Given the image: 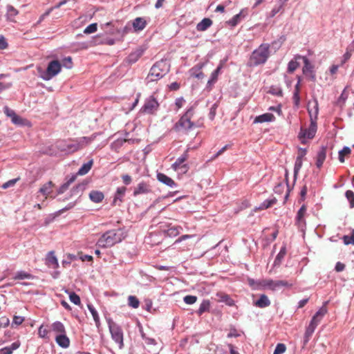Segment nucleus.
Here are the masks:
<instances>
[{
  "label": "nucleus",
  "instance_id": "f257e3e1",
  "mask_svg": "<svg viewBox=\"0 0 354 354\" xmlns=\"http://www.w3.org/2000/svg\"><path fill=\"white\" fill-rule=\"evenodd\" d=\"M95 138V135L90 137H81L69 141H60L57 143V148L66 153H72L79 151L93 142Z\"/></svg>",
  "mask_w": 354,
  "mask_h": 354
},
{
  "label": "nucleus",
  "instance_id": "f03ea898",
  "mask_svg": "<svg viewBox=\"0 0 354 354\" xmlns=\"http://www.w3.org/2000/svg\"><path fill=\"white\" fill-rule=\"evenodd\" d=\"M125 236L124 232L121 228L113 229L102 234L96 245L102 248H111L121 242Z\"/></svg>",
  "mask_w": 354,
  "mask_h": 354
},
{
  "label": "nucleus",
  "instance_id": "7ed1b4c3",
  "mask_svg": "<svg viewBox=\"0 0 354 354\" xmlns=\"http://www.w3.org/2000/svg\"><path fill=\"white\" fill-rule=\"evenodd\" d=\"M308 110L310 117L311 122L308 128L301 127L298 136L301 142L303 144H306L307 142V140L313 139L317 131L316 122L313 120V117L314 116L315 120H316L318 115L319 109L317 101H315L313 109H311L308 107Z\"/></svg>",
  "mask_w": 354,
  "mask_h": 354
},
{
  "label": "nucleus",
  "instance_id": "20e7f679",
  "mask_svg": "<svg viewBox=\"0 0 354 354\" xmlns=\"http://www.w3.org/2000/svg\"><path fill=\"white\" fill-rule=\"evenodd\" d=\"M170 69V64L167 59L156 62L151 68L146 78L147 82H156L167 74Z\"/></svg>",
  "mask_w": 354,
  "mask_h": 354
},
{
  "label": "nucleus",
  "instance_id": "39448f33",
  "mask_svg": "<svg viewBox=\"0 0 354 354\" xmlns=\"http://www.w3.org/2000/svg\"><path fill=\"white\" fill-rule=\"evenodd\" d=\"M194 115L193 106L188 109L186 112L180 118L178 121L175 123L173 130L176 132L188 133V132L196 127V124L191 121Z\"/></svg>",
  "mask_w": 354,
  "mask_h": 354
},
{
  "label": "nucleus",
  "instance_id": "423d86ee",
  "mask_svg": "<svg viewBox=\"0 0 354 354\" xmlns=\"http://www.w3.org/2000/svg\"><path fill=\"white\" fill-rule=\"evenodd\" d=\"M62 68V64L58 60L50 61L46 70L42 69L41 67L37 68L39 77L45 81L51 80L53 77L57 75Z\"/></svg>",
  "mask_w": 354,
  "mask_h": 354
},
{
  "label": "nucleus",
  "instance_id": "0eeeda50",
  "mask_svg": "<svg viewBox=\"0 0 354 354\" xmlns=\"http://www.w3.org/2000/svg\"><path fill=\"white\" fill-rule=\"evenodd\" d=\"M327 313V309L325 306H322L313 317L309 325L306 329V332L304 334V342L307 343L313 333L315 332V328L320 323L324 316Z\"/></svg>",
  "mask_w": 354,
  "mask_h": 354
},
{
  "label": "nucleus",
  "instance_id": "6e6552de",
  "mask_svg": "<svg viewBox=\"0 0 354 354\" xmlns=\"http://www.w3.org/2000/svg\"><path fill=\"white\" fill-rule=\"evenodd\" d=\"M108 325L111 335V338L116 344H118L120 348H122L124 346V338L122 328L111 319L108 321Z\"/></svg>",
  "mask_w": 354,
  "mask_h": 354
},
{
  "label": "nucleus",
  "instance_id": "1a4fd4ad",
  "mask_svg": "<svg viewBox=\"0 0 354 354\" xmlns=\"http://www.w3.org/2000/svg\"><path fill=\"white\" fill-rule=\"evenodd\" d=\"M266 62V46L261 44L259 48L252 53L248 65L255 66L263 64Z\"/></svg>",
  "mask_w": 354,
  "mask_h": 354
},
{
  "label": "nucleus",
  "instance_id": "9d476101",
  "mask_svg": "<svg viewBox=\"0 0 354 354\" xmlns=\"http://www.w3.org/2000/svg\"><path fill=\"white\" fill-rule=\"evenodd\" d=\"M159 103L157 100L151 95L147 97L143 106L140 109V112L145 114H153L158 109Z\"/></svg>",
  "mask_w": 354,
  "mask_h": 354
},
{
  "label": "nucleus",
  "instance_id": "9b49d317",
  "mask_svg": "<svg viewBox=\"0 0 354 354\" xmlns=\"http://www.w3.org/2000/svg\"><path fill=\"white\" fill-rule=\"evenodd\" d=\"M295 59H302L304 60V66L302 69L304 75H305L311 81H315L316 77L313 71V66L310 64L309 60L306 57H302L301 55H296Z\"/></svg>",
  "mask_w": 354,
  "mask_h": 354
},
{
  "label": "nucleus",
  "instance_id": "f8f14e48",
  "mask_svg": "<svg viewBox=\"0 0 354 354\" xmlns=\"http://www.w3.org/2000/svg\"><path fill=\"white\" fill-rule=\"evenodd\" d=\"M4 113L11 119L13 124L19 126H23L26 124V120L23 119L19 115H17L15 111L10 109L8 106L3 108Z\"/></svg>",
  "mask_w": 354,
  "mask_h": 354
},
{
  "label": "nucleus",
  "instance_id": "ddd939ff",
  "mask_svg": "<svg viewBox=\"0 0 354 354\" xmlns=\"http://www.w3.org/2000/svg\"><path fill=\"white\" fill-rule=\"evenodd\" d=\"M248 15V11L245 9H242L239 13L235 15L231 19L226 21L229 26L235 27L239 24Z\"/></svg>",
  "mask_w": 354,
  "mask_h": 354
},
{
  "label": "nucleus",
  "instance_id": "4468645a",
  "mask_svg": "<svg viewBox=\"0 0 354 354\" xmlns=\"http://www.w3.org/2000/svg\"><path fill=\"white\" fill-rule=\"evenodd\" d=\"M151 192V186L145 182H140L137 187L134 188L133 196H136L140 194H148Z\"/></svg>",
  "mask_w": 354,
  "mask_h": 354
},
{
  "label": "nucleus",
  "instance_id": "2eb2a0df",
  "mask_svg": "<svg viewBox=\"0 0 354 354\" xmlns=\"http://www.w3.org/2000/svg\"><path fill=\"white\" fill-rule=\"evenodd\" d=\"M126 191L127 188L125 187H120L117 189L113 201V205H120Z\"/></svg>",
  "mask_w": 354,
  "mask_h": 354
},
{
  "label": "nucleus",
  "instance_id": "dca6fc26",
  "mask_svg": "<svg viewBox=\"0 0 354 354\" xmlns=\"http://www.w3.org/2000/svg\"><path fill=\"white\" fill-rule=\"evenodd\" d=\"M143 53L144 50L142 49H136L135 51L130 53L129 56L126 58V62L129 64H133L136 63L141 57Z\"/></svg>",
  "mask_w": 354,
  "mask_h": 354
},
{
  "label": "nucleus",
  "instance_id": "f3484780",
  "mask_svg": "<svg viewBox=\"0 0 354 354\" xmlns=\"http://www.w3.org/2000/svg\"><path fill=\"white\" fill-rule=\"evenodd\" d=\"M56 343L62 348H66L70 345V339L66 336V333L57 335L55 337Z\"/></svg>",
  "mask_w": 354,
  "mask_h": 354
},
{
  "label": "nucleus",
  "instance_id": "a211bd4d",
  "mask_svg": "<svg viewBox=\"0 0 354 354\" xmlns=\"http://www.w3.org/2000/svg\"><path fill=\"white\" fill-rule=\"evenodd\" d=\"M223 68V64L220 63L217 68L212 73L209 80L207 82V86L212 87L214 84L217 80L218 75L221 73V71Z\"/></svg>",
  "mask_w": 354,
  "mask_h": 354
},
{
  "label": "nucleus",
  "instance_id": "6ab92c4d",
  "mask_svg": "<svg viewBox=\"0 0 354 354\" xmlns=\"http://www.w3.org/2000/svg\"><path fill=\"white\" fill-rule=\"evenodd\" d=\"M157 179L162 183L170 187H174L176 186V183L170 177L167 176L165 174L158 173Z\"/></svg>",
  "mask_w": 354,
  "mask_h": 354
},
{
  "label": "nucleus",
  "instance_id": "aec40b11",
  "mask_svg": "<svg viewBox=\"0 0 354 354\" xmlns=\"http://www.w3.org/2000/svg\"><path fill=\"white\" fill-rule=\"evenodd\" d=\"M189 150V147L187 149V150L176 159V160L172 164L171 168L175 171L178 170L181 165L187 160L189 157L188 151Z\"/></svg>",
  "mask_w": 354,
  "mask_h": 354
},
{
  "label": "nucleus",
  "instance_id": "412c9836",
  "mask_svg": "<svg viewBox=\"0 0 354 354\" xmlns=\"http://www.w3.org/2000/svg\"><path fill=\"white\" fill-rule=\"evenodd\" d=\"M46 261V263L49 268H57L59 266L57 259L53 251H50L48 253Z\"/></svg>",
  "mask_w": 354,
  "mask_h": 354
},
{
  "label": "nucleus",
  "instance_id": "4be33fe9",
  "mask_svg": "<svg viewBox=\"0 0 354 354\" xmlns=\"http://www.w3.org/2000/svg\"><path fill=\"white\" fill-rule=\"evenodd\" d=\"M132 26L135 31H140L146 27L147 21L143 17H136L133 21Z\"/></svg>",
  "mask_w": 354,
  "mask_h": 354
},
{
  "label": "nucleus",
  "instance_id": "5701e85b",
  "mask_svg": "<svg viewBox=\"0 0 354 354\" xmlns=\"http://www.w3.org/2000/svg\"><path fill=\"white\" fill-rule=\"evenodd\" d=\"M288 283L283 281H267V288L272 290H279Z\"/></svg>",
  "mask_w": 354,
  "mask_h": 354
},
{
  "label": "nucleus",
  "instance_id": "b1692460",
  "mask_svg": "<svg viewBox=\"0 0 354 354\" xmlns=\"http://www.w3.org/2000/svg\"><path fill=\"white\" fill-rule=\"evenodd\" d=\"M326 157V147L322 146L317 155L316 165L318 168H320Z\"/></svg>",
  "mask_w": 354,
  "mask_h": 354
},
{
  "label": "nucleus",
  "instance_id": "393cba45",
  "mask_svg": "<svg viewBox=\"0 0 354 354\" xmlns=\"http://www.w3.org/2000/svg\"><path fill=\"white\" fill-rule=\"evenodd\" d=\"M212 24L213 22L212 19L209 18H204L196 25V30L201 32L205 31L212 25Z\"/></svg>",
  "mask_w": 354,
  "mask_h": 354
},
{
  "label": "nucleus",
  "instance_id": "a878e982",
  "mask_svg": "<svg viewBox=\"0 0 354 354\" xmlns=\"http://www.w3.org/2000/svg\"><path fill=\"white\" fill-rule=\"evenodd\" d=\"M20 346V342L16 341L13 342L10 346L1 348L0 354H12L13 351L19 348Z\"/></svg>",
  "mask_w": 354,
  "mask_h": 354
},
{
  "label": "nucleus",
  "instance_id": "bb28decb",
  "mask_svg": "<svg viewBox=\"0 0 354 354\" xmlns=\"http://www.w3.org/2000/svg\"><path fill=\"white\" fill-rule=\"evenodd\" d=\"M51 328L53 331L57 335L66 333L65 326L61 322H55L54 323L52 324Z\"/></svg>",
  "mask_w": 354,
  "mask_h": 354
},
{
  "label": "nucleus",
  "instance_id": "cd10ccee",
  "mask_svg": "<svg viewBox=\"0 0 354 354\" xmlns=\"http://www.w3.org/2000/svg\"><path fill=\"white\" fill-rule=\"evenodd\" d=\"M203 64L196 65L189 70L190 75L198 79H201L204 77L203 73L201 71V68Z\"/></svg>",
  "mask_w": 354,
  "mask_h": 354
},
{
  "label": "nucleus",
  "instance_id": "c85d7f7f",
  "mask_svg": "<svg viewBox=\"0 0 354 354\" xmlns=\"http://www.w3.org/2000/svg\"><path fill=\"white\" fill-rule=\"evenodd\" d=\"M53 184L52 181L45 183L39 190V192L45 196V199L49 196L52 192Z\"/></svg>",
  "mask_w": 354,
  "mask_h": 354
},
{
  "label": "nucleus",
  "instance_id": "c756f323",
  "mask_svg": "<svg viewBox=\"0 0 354 354\" xmlns=\"http://www.w3.org/2000/svg\"><path fill=\"white\" fill-rule=\"evenodd\" d=\"M104 197L103 193L100 191H92L89 194L90 199L94 203H100Z\"/></svg>",
  "mask_w": 354,
  "mask_h": 354
},
{
  "label": "nucleus",
  "instance_id": "7c9ffc66",
  "mask_svg": "<svg viewBox=\"0 0 354 354\" xmlns=\"http://www.w3.org/2000/svg\"><path fill=\"white\" fill-rule=\"evenodd\" d=\"M306 212V207L305 205H302L301 208L299 209L297 216L296 221L298 225L305 224L304 216Z\"/></svg>",
  "mask_w": 354,
  "mask_h": 354
},
{
  "label": "nucleus",
  "instance_id": "2f4dec72",
  "mask_svg": "<svg viewBox=\"0 0 354 354\" xmlns=\"http://www.w3.org/2000/svg\"><path fill=\"white\" fill-rule=\"evenodd\" d=\"M210 308V302L209 300L205 299L201 304L199 308L197 310V314L198 315H203L205 312L209 311Z\"/></svg>",
  "mask_w": 354,
  "mask_h": 354
},
{
  "label": "nucleus",
  "instance_id": "473e14b6",
  "mask_svg": "<svg viewBox=\"0 0 354 354\" xmlns=\"http://www.w3.org/2000/svg\"><path fill=\"white\" fill-rule=\"evenodd\" d=\"M93 163V160H91L88 162L83 164L82 166L80 168L77 174L82 176L86 174L91 169Z\"/></svg>",
  "mask_w": 354,
  "mask_h": 354
},
{
  "label": "nucleus",
  "instance_id": "72a5a7b5",
  "mask_svg": "<svg viewBox=\"0 0 354 354\" xmlns=\"http://www.w3.org/2000/svg\"><path fill=\"white\" fill-rule=\"evenodd\" d=\"M183 228L180 226H169L166 232L169 236H176Z\"/></svg>",
  "mask_w": 354,
  "mask_h": 354
},
{
  "label": "nucleus",
  "instance_id": "f704fd0d",
  "mask_svg": "<svg viewBox=\"0 0 354 354\" xmlns=\"http://www.w3.org/2000/svg\"><path fill=\"white\" fill-rule=\"evenodd\" d=\"M87 307L90 313H91L96 325L98 326L100 324V317L98 315L97 310H95L94 306L91 304H88L87 305Z\"/></svg>",
  "mask_w": 354,
  "mask_h": 354
},
{
  "label": "nucleus",
  "instance_id": "c9c22d12",
  "mask_svg": "<svg viewBox=\"0 0 354 354\" xmlns=\"http://www.w3.org/2000/svg\"><path fill=\"white\" fill-rule=\"evenodd\" d=\"M286 248L285 247L281 248L280 252H279V254L277 255V257L275 258V260L274 262V266H279L281 264L283 259L284 258V257L286 255Z\"/></svg>",
  "mask_w": 354,
  "mask_h": 354
},
{
  "label": "nucleus",
  "instance_id": "e433bc0d",
  "mask_svg": "<svg viewBox=\"0 0 354 354\" xmlns=\"http://www.w3.org/2000/svg\"><path fill=\"white\" fill-rule=\"evenodd\" d=\"M351 150L348 147H344L341 151H339V160L340 162H344V157L350 155Z\"/></svg>",
  "mask_w": 354,
  "mask_h": 354
},
{
  "label": "nucleus",
  "instance_id": "4c0bfd02",
  "mask_svg": "<svg viewBox=\"0 0 354 354\" xmlns=\"http://www.w3.org/2000/svg\"><path fill=\"white\" fill-rule=\"evenodd\" d=\"M140 335L142 338L145 340V344L148 346L149 345H156V341L155 339L147 337L146 334L144 333L142 328L140 329Z\"/></svg>",
  "mask_w": 354,
  "mask_h": 354
},
{
  "label": "nucleus",
  "instance_id": "58836bf2",
  "mask_svg": "<svg viewBox=\"0 0 354 354\" xmlns=\"http://www.w3.org/2000/svg\"><path fill=\"white\" fill-rule=\"evenodd\" d=\"M218 296L220 297V301L225 302L227 305L232 306L234 304V300L228 295L222 293Z\"/></svg>",
  "mask_w": 354,
  "mask_h": 354
},
{
  "label": "nucleus",
  "instance_id": "ea45409f",
  "mask_svg": "<svg viewBox=\"0 0 354 354\" xmlns=\"http://www.w3.org/2000/svg\"><path fill=\"white\" fill-rule=\"evenodd\" d=\"M128 304L133 308H137L140 305V301L136 296L130 295L128 297Z\"/></svg>",
  "mask_w": 354,
  "mask_h": 354
},
{
  "label": "nucleus",
  "instance_id": "a19ab883",
  "mask_svg": "<svg viewBox=\"0 0 354 354\" xmlns=\"http://www.w3.org/2000/svg\"><path fill=\"white\" fill-rule=\"evenodd\" d=\"M354 50V47L348 46L346 48V51L343 55V59L342 61L341 64L343 65L344 63H346L351 57L352 53Z\"/></svg>",
  "mask_w": 354,
  "mask_h": 354
},
{
  "label": "nucleus",
  "instance_id": "79ce46f5",
  "mask_svg": "<svg viewBox=\"0 0 354 354\" xmlns=\"http://www.w3.org/2000/svg\"><path fill=\"white\" fill-rule=\"evenodd\" d=\"M299 66V62L295 60H291L289 62L288 65V72L289 73H292Z\"/></svg>",
  "mask_w": 354,
  "mask_h": 354
},
{
  "label": "nucleus",
  "instance_id": "37998d69",
  "mask_svg": "<svg viewBox=\"0 0 354 354\" xmlns=\"http://www.w3.org/2000/svg\"><path fill=\"white\" fill-rule=\"evenodd\" d=\"M253 304L259 308L266 307V295L263 294L258 300L253 301Z\"/></svg>",
  "mask_w": 354,
  "mask_h": 354
},
{
  "label": "nucleus",
  "instance_id": "c03bdc74",
  "mask_svg": "<svg viewBox=\"0 0 354 354\" xmlns=\"http://www.w3.org/2000/svg\"><path fill=\"white\" fill-rule=\"evenodd\" d=\"M345 196L347 200L349 201L350 207H354V192L351 190H347L345 193Z\"/></svg>",
  "mask_w": 354,
  "mask_h": 354
},
{
  "label": "nucleus",
  "instance_id": "a18cd8bd",
  "mask_svg": "<svg viewBox=\"0 0 354 354\" xmlns=\"http://www.w3.org/2000/svg\"><path fill=\"white\" fill-rule=\"evenodd\" d=\"M48 330L44 328V325L41 324L38 329V335L39 337L43 339H49L48 337Z\"/></svg>",
  "mask_w": 354,
  "mask_h": 354
},
{
  "label": "nucleus",
  "instance_id": "49530a36",
  "mask_svg": "<svg viewBox=\"0 0 354 354\" xmlns=\"http://www.w3.org/2000/svg\"><path fill=\"white\" fill-rule=\"evenodd\" d=\"M342 239L345 245H354V230L352 231L351 236L345 235L343 236Z\"/></svg>",
  "mask_w": 354,
  "mask_h": 354
},
{
  "label": "nucleus",
  "instance_id": "de8ad7c7",
  "mask_svg": "<svg viewBox=\"0 0 354 354\" xmlns=\"http://www.w3.org/2000/svg\"><path fill=\"white\" fill-rule=\"evenodd\" d=\"M32 277L31 274L27 273L24 271H19L16 273L15 277V279H30Z\"/></svg>",
  "mask_w": 354,
  "mask_h": 354
},
{
  "label": "nucleus",
  "instance_id": "09e8293b",
  "mask_svg": "<svg viewBox=\"0 0 354 354\" xmlns=\"http://www.w3.org/2000/svg\"><path fill=\"white\" fill-rule=\"evenodd\" d=\"M69 299L75 305H80L81 303L80 297L74 292L70 293Z\"/></svg>",
  "mask_w": 354,
  "mask_h": 354
},
{
  "label": "nucleus",
  "instance_id": "8fccbe9b",
  "mask_svg": "<svg viewBox=\"0 0 354 354\" xmlns=\"http://www.w3.org/2000/svg\"><path fill=\"white\" fill-rule=\"evenodd\" d=\"M97 25L96 23L91 24L88 25L84 30V33L85 34H91L97 31Z\"/></svg>",
  "mask_w": 354,
  "mask_h": 354
},
{
  "label": "nucleus",
  "instance_id": "3c124183",
  "mask_svg": "<svg viewBox=\"0 0 354 354\" xmlns=\"http://www.w3.org/2000/svg\"><path fill=\"white\" fill-rule=\"evenodd\" d=\"M286 351V345L284 344L279 343L277 345L273 354H283Z\"/></svg>",
  "mask_w": 354,
  "mask_h": 354
},
{
  "label": "nucleus",
  "instance_id": "603ef678",
  "mask_svg": "<svg viewBox=\"0 0 354 354\" xmlns=\"http://www.w3.org/2000/svg\"><path fill=\"white\" fill-rule=\"evenodd\" d=\"M269 92L273 95L281 96L282 95V90L279 86H272L270 87Z\"/></svg>",
  "mask_w": 354,
  "mask_h": 354
},
{
  "label": "nucleus",
  "instance_id": "864d4df0",
  "mask_svg": "<svg viewBox=\"0 0 354 354\" xmlns=\"http://www.w3.org/2000/svg\"><path fill=\"white\" fill-rule=\"evenodd\" d=\"M127 141H129V140H126V139H118V140H115L111 144V147H112V148L117 149L121 147L123 145V144L124 142H126Z\"/></svg>",
  "mask_w": 354,
  "mask_h": 354
},
{
  "label": "nucleus",
  "instance_id": "5fc2aeb1",
  "mask_svg": "<svg viewBox=\"0 0 354 354\" xmlns=\"http://www.w3.org/2000/svg\"><path fill=\"white\" fill-rule=\"evenodd\" d=\"M183 301L187 304H193L197 301V297L194 295H187L183 298Z\"/></svg>",
  "mask_w": 354,
  "mask_h": 354
},
{
  "label": "nucleus",
  "instance_id": "6e6d98bb",
  "mask_svg": "<svg viewBox=\"0 0 354 354\" xmlns=\"http://www.w3.org/2000/svg\"><path fill=\"white\" fill-rule=\"evenodd\" d=\"M62 65L66 68H71L73 67L72 58L71 57H66L62 60Z\"/></svg>",
  "mask_w": 354,
  "mask_h": 354
},
{
  "label": "nucleus",
  "instance_id": "4d7b16f0",
  "mask_svg": "<svg viewBox=\"0 0 354 354\" xmlns=\"http://www.w3.org/2000/svg\"><path fill=\"white\" fill-rule=\"evenodd\" d=\"M19 180V178H14L12 180H10L7 181L6 183H3L1 186V187L4 189H8V187L14 186L16 183Z\"/></svg>",
  "mask_w": 354,
  "mask_h": 354
},
{
  "label": "nucleus",
  "instance_id": "13d9d810",
  "mask_svg": "<svg viewBox=\"0 0 354 354\" xmlns=\"http://www.w3.org/2000/svg\"><path fill=\"white\" fill-rule=\"evenodd\" d=\"M249 284L254 289H258L261 286L263 287L266 286L264 282H257L254 279H249Z\"/></svg>",
  "mask_w": 354,
  "mask_h": 354
},
{
  "label": "nucleus",
  "instance_id": "bf43d9fd",
  "mask_svg": "<svg viewBox=\"0 0 354 354\" xmlns=\"http://www.w3.org/2000/svg\"><path fill=\"white\" fill-rule=\"evenodd\" d=\"M268 110L271 111L270 113H274L277 116H279L281 114V106L278 105L277 106H270Z\"/></svg>",
  "mask_w": 354,
  "mask_h": 354
},
{
  "label": "nucleus",
  "instance_id": "052dcab7",
  "mask_svg": "<svg viewBox=\"0 0 354 354\" xmlns=\"http://www.w3.org/2000/svg\"><path fill=\"white\" fill-rule=\"evenodd\" d=\"M24 321V318L21 316H14L12 324L20 325Z\"/></svg>",
  "mask_w": 354,
  "mask_h": 354
},
{
  "label": "nucleus",
  "instance_id": "680f3d73",
  "mask_svg": "<svg viewBox=\"0 0 354 354\" xmlns=\"http://www.w3.org/2000/svg\"><path fill=\"white\" fill-rule=\"evenodd\" d=\"M299 92L300 91H294V93H293L292 98H293L294 103L296 106H298L299 104V101H300Z\"/></svg>",
  "mask_w": 354,
  "mask_h": 354
},
{
  "label": "nucleus",
  "instance_id": "e2e57ef3",
  "mask_svg": "<svg viewBox=\"0 0 354 354\" xmlns=\"http://www.w3.org/2000/svg\"><path fill=\"white\" fill-rule=\"evenodd\" d=\"M122 178L123 183L127 185H129L132 181L131 177L128 174L122 175Z\"/></svg>",
  "mask_w": 354,
  "mask_h": 354
},
{
  "label": "nucleus",
  "instance_id": "0e129e2a",
  "mask_svg": "<svg viewBox=\"0 0 354 354\" xmlns=\"http://www.w3.org/2000/svg\"><path fill=\"white\" fill-rule=\"evenodd\" d=\"M8 47V43L3 36H0V49H6Z\"/></svg>",
  "mask_w": 354,
  "mask_h": 354
},
{
  "label": "nucleus",
  "instance_id": "69168bd1",
  "mask_svg": "<svg viewBox=\"0 0 354 354\" xmlns=\"http://www.w3.org/2000/svg\"><path fill=\"white\" fill-rule=\"evenodd\" d=\"M266 122V113H263L261 115H259L255 118L254 120V123H259V122Z\"/></svg>",
  "mask_w": 354,
  "mask_h": 354
},
{
  "label": "nucleus",
  "instance_id": "338daca9",
  "mask_svg": "<svg viewBox=\"0 0 354 354\" xmlns=\"http://www.w3.org/2000/svg\"><path fill=\"white\" fill-rule=\"evenodd\" d=\"M68 187H69V186H68V183H64L63 185H62L59 187V189L57 190V193H58V194H63L64 192H66V191L68 189Z\"/></svg>",
  "mask_w": 354,
  "mask_h": 354
},
{
  "label": "nucleus",
  "instance_id": "774afa93",
  "mask_svg": "<svg viewBox=\"0 0 354 354\" xmlns=\"http://www.w3.org/2000/svg\"><path fill=\"white\" fill-rule=\"evenodd\" d=\"M306 152H307V151L306 149L299 148L298 150V154H297V158L302 159L306 156Z\"/></svg>",
  "mask_w": 354,
  "mask_h": 354
}]
</instances>
